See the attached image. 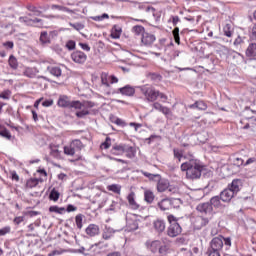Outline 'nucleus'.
<instances>
[{"instance_id":"obj_1","label":"nucleus","mask_w":256,"mask_h":256,"mask_svg":"<svg viewBox=\"0 0 256 256\" xmlns=\"http://www.w3.org/2000/svg\"><path fill=\"white\" fill-rule=\"evenodd\" d=\"M140 92L143 95L145 101L148 103H153L152 108L154 111H159V113H162V115H165V117L173 115L171 108L164 106L160 102H157V100L160 99L162 103H167V101H169L167 94L155 89V86L149 84L141 86Z\"/></svg>"},{"instance_id":"obj_2","label":"nucleus","mask_w":256,"mask_h":256,"mask_svg":"<svg viewBox=\"0 0 256 256\" xmlns=\"http://www.w3.org/2000/svg\"><path fill=\"white\" fill-rule=\"evenodd\" d=\"M184 159L186 162L181 164L180 170L186 173V179H190L191 181L201 179V175L205 171V164L195 157V154L191 151L184 154Z\"/></svg>"},{"instance_id":"obj_3","label":"nucleus","mask_w":256,"mask_h":256,"mask_svg":"<svg viewBox=\"0 0 256 256\" xmlns=\"http://www.w3.org/2000/svg\"><path fill=\"white\" fill-rule=\"evenodd\" d=\"M58 107H62L63 109H75L76 117L78 119H83V117H87L89 115V109H93L95 107V103L91 101H71L69 96L60 95L57 101Z\"/></svg>"},{"instance_id":"obj_4","label":"nucleus","mask_w":256,"mask_h":256,"mask_svg":"<svg viewBox=\"0 0 256 256\" xmlns=\"http://www.w3.org/2000/svg\"><path fill=\"white\" fill-rule=\"evenodd\" d=\"M223 246L226 247V249H229L231 247V238L230 237H223V236H217L214 237L210 241V246L207 250L208 256H219L221 255V251H223Z\"/></svg>"},{"instance_id":"obj_5","label":"nucleus","mask_w":256,"mask_h":256,"mask_svg":"<svg viewBox=\"0 0 256 256\" xmlns=\"http://www.w3.org/2000/svg\"><path fill=\"white\" fill-rule=\"evenodd\" d=\"M110 153L115 157H121L125 155L127 159H134V157L137 155V149L129 144L120 143L114 144L110 150Z\"/></svg>"},{"instance_id":"obj_6","label":"nucleus","mask_w":256,"mask_h":256,"mask_svg":"<svg viewBox=\"0 0 256 256\" xmlns=\"http://www.w3.org/2000/svg\"><path fill=\"white\" fill-rule=\"evenodd\" d=\"M197 211L202 215H207L206 217L199 216L196 218V227L197 229H201V227H205L209 224V220L211 219V213H213V207L209 202L201 203L196 207Z\"/></svg>"},{"instance_id":"obj_7","label":"nucleus","mask_w":256,"mask_h":256,"mask_svg":"<svg viewBox=\"0 0 256 256\" xmlns=\"http://www.w3.org/2000/svg\"><path fill=\"white\" fill-rule=\"evenodd\" d=\"M170 245L165 240H149L146 242V249L154 255L165 256L169 251Z\"/></svg>"},{"instance_id":"obj_8","label":"nucleus","mask_w":256,"mask_h":256,"mask_svg":"<svg viewBox=\"0 0 256 256\" xmlns=\"http://www.w3.org/2000/svg\"><path fill=\"white\" fill-rule=\"evenodd\" d=\"M168 219V223L170 224L168 229H167V235L168 237H179V235H181V233H183V228L181 227V225L179 224V219L175 216H173V214H170L167 216Z\"/></svg>"},{"instance_id":"obj_9","label":"nucleus","mask_w":256,"mask_h":256,"mask_svg":"<svg viewBox=\"0 0 256 256\" xmlns=\"http://www.w3.org/2000/svg\"><path fill=\"white\" fill-rule=\"evenodd\" d=\"M83 147V142L81 140L76 139L70 142L69 145L64 146V155H69L70 157H73L77 151H82Z\"/></svg>"},{"instance_id":"obj_10","label":"nucleus","mask_w":256,"mask_h":256,"mask_svg":"<svg viewBox=\"0 0 256 256\" xmlns=\"http://www.w3.org/2000/svg\"><path fill=\"white\" fill-rule=\"evenodd\" d=\"M180 21H181V18H179V16H171L170 19L168 20V23H172L173 27H175L172 31V35L177 45H181V37L179 36V27H177V24Z\"/></svg>"},{"instance_id":"obj_11","label":"nucleus","mask_w":256,"mask_h":256,"mask_svg":"<svg viewBox=\"0 0 256 256\" xmlns=\"http://www.w3.org/2000/svg\"><path fill=\"white\" fill-rule=\"evenodd\" d=\"M157 41V37L154 34L149 32L143 33L141 37V46L142 47H153V43Z\"/></svg>"},{"instance_id":"obj_12","label":"nucleus","mask_w":256,"mask_h":256,"mask_svg":"<svg viewBox=\"0 0 256 256\" xmlns=\"http://www.w3.org/2000/svg\"><path fill=\"white\" fill-rule=\"evenodd\" d=\"M135 92V87L127 84L123 87L118 88L115 93L123 95L124 97H134Z\"/></svg>"},{"instance_id":"obj_13","label":"nucleus","mask_w":256,"mask_h":256,"mask_svg":"<svg viewBox=\"0 0 256 256\" xmlns=\"http://www.w3.org/2000/svg\"><path fill=\"white\" fill-rule=\"evenodd\" d=\"M128 205L132 211H139L141 209V204L137 202L136 200V194L135 192H130L127 197Z\"/></svg>"},{"instance_id":"obj_14","label":"nucleus","mask_w":256,"mask_h":256,"mask_svg":"<svg viewBox=\"0 0 256 256\" xmlns=\"http://www.w3.org/2000/svg\"><path fill=\"white\" fill-rule=\"evenodd\" d=\"M71 59L78 65H83L87 61V54L83 51L76 50L71 54Z\"/></svg>"},{"instance_id":"obj_15","label":"nucleus","mask_w":256,"mask_h":256,"mask_svg":"<svg viewBox=\"0 0 256 256\" xmlns=\"http://www.w3.org/2000/svg\"><path fill=\"white\" fill-rule=\"evenodd\" d=\"M39 183H43V179L42 178H29L26 180L24 188L26 189V191H29L30 189H35L37 187H39Z\"/></svg>"},{"instance_id":"obj_16","label":"nucleus","mask_w":256,"mask_h":256,"mask_svg":"<svg viewBox=\"0 0 256 256\" xmlns=\"http://www.w3.org/2000/svg\"><path fill=\"white\" fill-rule=\"evenodd\" d=\"M245 56L250 61H255L256 59V43H250L245 51Z\"/></svg>"},{"instance_id":"obj_17","label":"nucleus","mask_w":256,"mask_h":256,"mask_svg":"<svg viewBox=\"0 0 256 256\" xmlns=\"http://www.w3.org/2000/svg\"><path fill=\"white\" fill-rule=\"evenodd\" d=\"M235 197V194L233 193L232 190H230L229 188L224 189L221 193H220V199L221 201H223L224 203H229L231 201V199H233Z\"/></svg>"},{"instance_id":"obj_18","label":"nucleus","mask_w":256,"mask_h":256,"mask_svg":"<svg viewBox=\"0 0 256 256\" xmlns=\"http://www.w3.org/2000/svg\"><path fill=\"white\" fill-rule=\"evenodd\" d=\"M158 207L161 211H169L173 207V202L169 198H164L158 202Z\"/></svg>"},{"instance_id":"obj_19","label":"nucleus","mask_w":256,"mask_h":256,"mask_svg":"<svg viewBox=\"0 0 256 256\" xmlns=\"http://www.w3.org/2000/svg\"><path fill=\"white\" fill-rule=\"evenodd\" d=\"M241 185H243V182L241 179H234L230 185H228V188L230 191H233L235 195L241 191Z\"/></svg>"},{"instance_id":"obj_20","label":"nucleus","mask_w":256,"mask_h":256,"mask_svg":"<svg viewBox=\"0 0 256 256\" xmlns=\"http://www.w3.org/2000/svg\"><path fill=\"white\" fill-rule=\"evenodd\" d=\"M85 231L86 235H89V237H95L100 233L99 226L96 224H90Z\"/></svg>"},{"instance_id":"obj_21","label":"nucleus","mask_w":256,"mask_h":256,"mask_svg":"<svg viewBox=\"0 0 256 256\" xmlns=\"http://www.w3.org/2000/svg\"><path fill=\"white\" fill-rule=\"evenodd\" d=\"M121 33H123V28L116 24L111 29L110 37L112 39H119L121 37Z\"/></svg>"},{"instance_id":"obj_22","label":"nucleus","mask_w":256,"mask_h":256,"mask_svg":"<svg viewBox=\"0 0 256 256\" xmlns=\"http://www.w3.org/2000/svg\"><path fill=\"white\" fill-rule=\"evenodd\" d=\"M50 155L54 159H61V152L59 151V145L50 144Z\"/></svg>"},{"instance_id":"obj_23","label":"nucleus","mask_w":256,"mask_h":256,"mask_svg":"<svg viewBox=\"0 0 256 256\" xmlns=\"http://www.w3.org/2000/svg\"><path fill=\"white\" fill-rule=\"evenodd\" d=\"M167 189H169V181L160 179L157 183V191L159 193H164V191H167Z\"/></svg>"},{"instance_id":"obj_24","label":"nucleus","mask_w":256,"mask_h":256,"mask_svg":"<svg viewBox=\"0 0 256 256\" xmlns=\"http://www.w3.org/2000/svg\"><path fill=\"white\" fill-rule=\"evenodd\" d=\"M114 235H115V230H113V228L105 227L102 233V239H105V241H109V239H112Z\"/></svg>"},{"instance_id":"obj_25","label":"nucleus","mask_w":256,"mask_h":256,"mask_svg":"<svg viewBox=\"0 0 256 256\" xmlns=\"http://www.w3.org/2000/svg\"><path fill=\"white\" fill-rule=\"evenodd\" d=\"M144 201L151 205L155 201V194L151 190L144 191Z\"/></svg>"},{"instance_id":"obj_26","label":"nucleus","mask_w":256,"mask_h":256,"mask_svg":"<svg viewBox=\"0 0 256 256\" xmlns=\"http://www.w3.org/2000/svg\"><path fill=\"white\" fill-rule=\"evenodd\" d=\"M23 75L25 77H28L29 79H33L36 77L37 75V69L36 68H31V67H27L25 68V70L23 71Z\"/></svg>"},{"instance_id":"obj_27","label":"nucleus","mask_w":256,"mask_h":256,"mask_svg":"<svg viewBox=\"0 0 256 256\" xmlns=\"http://www.w3.org/2000/svg\"><path fill=\"white\" fill-rule=\"evenodd\" d=\"M153 225H154V229L158 233H163V231H165V221H163V220H156V221H154Z\"/></svg>"},{"instance_id":"obj_28","label":"nucleus","mask_w":256,"mask_h":256,"mask_svg":"<svg viewBox=\"0 0 256 256\" xmlns=\"http://www.w3.org/2000/svg\"><path fill=\"white\" fill-rule=\"evenodd\" d=\"M39 40L42 45H49L51 43V38L47 31L41 32Z\"/></svg>"},{"instance_id":"obj_29","label":"nucleus","mask_w":256,"mask_h":256,"mask_svg":"<svg viewBox=\"0 0 256 256\" xmlns=\"http://www.w3.org/2000/svg\"><path fill=\"white\" fill-rule=\"evenodd\" d=\"M8 64L11 69H14V71L19 68V61H17L15 55H10L8 59Z\"/></svg>"},{"instance_id":"obj_30","label":"nucleus","mask_w":256,"mask_h":256,"mask_svg":"<svg viewBox=\"0 0 256 256\" xmlns=\"http://www.w3.org/2000/svg\"><path fill=\"white\" fill-rule=\"evenodd\" d=\"M210 205L211 207H215V209H221L222 204H221V197L219 196H214L210 199Z\"/></svg>"},{"instance_id":"obj_31","label":"nucleus","mask_w":256,"mask_h":256,"mask_svg":"<svg viewBox=\"0 0 256 256\" xmlns=\"http://www.w3.org/2000/svg\"><path fill=\"white\" fill-rule=\"evenodd\" d=\"M126 227L128 231H137V229H139V224L137 223V220H127Z\"/></svg>"},{"instance_id":"obj_32","label":"nucleus","mask_w":256,"mask_h":256,"mask_svg":"<svg viewBox=\"0 0 256 256\" xmlns=\"http://www.w3.org/2000/svg\"><path fill=\"white\" fill-rule=\"evenodd\" d=\"M59 197H61V193H59L57 189L53 188L49 194L50 201H54V203H57L59 201Z\"/></svg>"},{"instance_id":"obj_33","label":"nucleus","mask_w":256,"mask_h":256,"mask_svg":"<svg viewBox=\"0 0 256 256\" xmlns=\"http://www.w3.org/2000/svg\"><path fill=\"white\" fill-rule=\"evenodd\" d=\"M20 23H25L26 25H33V23H41V19L35 18L34 20L29 19L27 17H20Z\"/></svg>"},{"instance_id":"obj_34","label":"nucleus","mask_w":256,"mask_h":256,"mask_svg":"<svg viewBox=\"0 0 256 256\" xmlns=\"http://www.w3.org/2000/svg\"><path fill=\"white\" fill-rule=\"evenodd\" d=\"M65 211H66L65 207H59L57 205L49 207L50 213H57L58 215H63V213H65Z\"/></svg>"},{"instance_id":"obj_35","label":"nucleus","mask_w":256,"mask_h":256,"mask_svg":"<svg viewBox=\"0 0 256 256\" xmlns=\"http://www.w3.org/2000/svg\"><path fill=\"white\" fill-rule=\"evenodd\" d=\"M48 71L51 73V75H54V77H61L62 72L60 67L50 66L48 67Z\"/></svg>"},{"instance_id":"obj_36","label":"nucleus","mask_w":256,"mask_h":256,"mask_svg":"<svg viewBox=\"0 0 256 256\" xmlns=\"http://www.w3.org/2000/svg\"><path fill=\"white\" fill-rule=\"evenodd\" d=\"M108 191H112V193H116V195H121V185L112 184L107 186Z\"/></svg>"},{"instance_id":"obj_37","label":"nucleus","mask_w":256,"mask_h":256,"mask_svg":"<svg viewBox=\"0 0 256 256\" xmlns=\"http://www.w3.org/2000/svg\"><path fill=\"white\" fill-rule=\"evenodd\" d=\"M173 155L174 159L178 160V163H181L182 159H185V155L183 154V152L177 148L173 149Z\"/></svg>"},{"instance_id":"obj_38","label":"nucleus","mask_w":256,"mask_h":256,"mask_svg":"<svg viewBox=\"0 0 256 256\" xmlns=\"http://www.w3.org/2000/svg\"><path fill=\"white\" fill-rule=\"evenodd\" d=\"M223 31L226 37H233V27L231 26V24H226L223 27Z\"/></svg>"},{"instance_id":"obj_39","label":"nucleus","mask_w":256,"mask_h":256,"mask_svg":"<svg viewBox=\"0 0 256 256\" xmlns=\"http://www.w3.org/2000/svg\"><path fill=\"white\" fill-rule=\"evenodd\" d=\"M77 229H83V214H77L75 217Z\"/></svg>"},{"instance_id":"obj_40","label":"nucleus","mask_w":256,"mask_h":256,"mask_svg":"<svg viewBox=\"0 0 256 256\" xmlns=\"http://www.w3.org/2000/svg\"><path fill=\"white\" fill-rule=\"evenodd\" d=\"M133 33H135V35H142L145 32V27L141 26V25H136L132 28Z\"/></svg>"},{"instance_id":"obj_41","label":"nucleus","mask_w":256,"mask_h":256,"mask_svg":"<svg viewBox=\"0 0 256 256\" xmlns=\"http://www.w3.org/2000/svg\"><path fill=\"white\" fill-rule=\"evenodd\" d=\"M109 75L107 73L101 74V83L102 85H105V87H111V84H109Z\"/></svg>"},{"instance_id":"obj_42","label":"nucleus","mask_w":256,"mask_h":256,"mask_svg":"<svg viewBox=\"0 0 256 256\" xmlns=\"http://www.w3.org/2000/svg\"><path fill=\"white\" fill-rule=\"evenodd\" d=\"M53 9H57L58 11H63L64 13H70V14L75 13L73 10L61 5H54Z\"/></svg>"},{"instance_id":"obj_43","label":"nucleus","mask_w":256,"mask_h":256,"mask_svg":"<svg viewBox=\"0 0 256 256\" xmlns=\"http://www.w3.org/2000/svg\"><path fill=\"white\" fill-rule=\"evenodd\" d=\"M197 109L199 111H207V103L203 100L196 101Z\"/></svg>"},{"instance_id":"obj_44","label":"nucleus","mask_w":256,"mask_h":256,"mask_svg":"<svg viewBox=\"0 0 256 256\" xmlns=\"http://www.w3.org/2000/svg\"><path fill=\"white\" fill-rule=\"evenodd\" d=\"M70 27L75 29L76 31H82V29H85V24L83 23H69Z\"/></svg>"},{"instance_id":"obj_45","label":"nucleus","mask_w":256,"mask_h":256,"mask_svg":"<svg viewBox=\"0 0 256 256\" xmlns=\"http://www.w3.org/2000/svg\"><path fill=\"white\" fill-rule=\"evenodd\" d=\"M111 147V137H106L105 141L101 143L100 149H109Z\"/></svg>"},{"instance_id":"obj_46","label":"nucleus","mask_w":256,"mask_h":256,"mask_svg":"<svg viewBox=\"0 0 256 256\" xmlns=\"http://www.w3.org/2000/svg\"><path fill=\"white\" fill-rule=\"evenodd\" d=\"M0 99L9 100L11 99V90H4L0 93Z\"/></svg>"},{"instance_id":"obj_47","label":"nucleus","mask_w":256,"mask_h":256,"mask_svg":"<svg viewBox=\"0 0 256 256\" xmlns=\"http://www.w3.org/2000/svg\"><path fill=\"white\" fill-rule=\"evenodd\" d=\"M0 137H4L5 139H8V141H11V132H9L7 128H4L3 131L0 132Z\"/></svg>"},{"instance_id":"obj_48","label":"nucleus","mask_w":256,"mask_h":256,"mask_svg":"<svg viewBox=\"0 0 256 256\" xmlns=\"http://www.w3.org/2000/svg\"><path fill=\"white\" fill-rule=\"evenodd\" d=\"M9 175H10V179L12 180V181H15L16 183H19V174H17V172L15 171V170H11L10 172H9Z\"/></svg>"},{"instance_id":"obj_49","label":"nucleus","mask_w":256,"mask_h":256,"mask_svg":"<svg viewBox=\"0 0 256 256\" xmlns=\"http://www.w3.org/2000/svg\"><path fill=\"white\" fill-rule=\"evenodd\" d=\"M249 127V119L243 118L242 120H240V129H249Z\"/></svg>"},{"instance_id":"obj_50","label":"nucleus","mask_w":256,"mask_h":256,"mask_svg":"<svg viewBox=\"0 0 256 256\" xmlns=\"http://www.w3.org/2000/svg\"><path fill=\"white\" fill-rule=\"evenodd\" d=\"M92 21H103L104 19H109V14H102L101 16H93L91 17Z\"/></svg>"},{"instance_id":"obj_51","label":"nucleus","mask_w":256,"mask_h":256,"mask_svg":"<svg viewBox=\"0 0 256 256\" xmlns=\"http://www.w3.org/2000/svg\"><path fill=\"white\" fill-rule=\"evenodd\" d=\"M9 233H11V226H5L4 228L0 229V237H3Z\"/></svg>"},{"instance_id":"obj_52","label":"nucleus","mask_w":256,"mask_h":256,"mask_svg":"<svg viewBox=\"0 0 256 256\" xmlns=\"http://www.w3.org/2000/svg\"><path fill=\"white\" fill-rule=\"evenodd\" d=\"M234 165H236V167H243L245 166V160H243L242 158H235Z\"/></svg>"},{"instance_id":"obj_53","label":"nucleus","mask_w":256,"mask_h":256,"mask_svg":"<svg viewBox=\"0 0 256 256\" xmlns=\"http://www.w3.org/2000/svg\"><path fill=\"white\" fill-rule=\"evenodd\" d=\"M129 126L134 127V131L137 133V131H139V129H141V127H143V124L137 123V122H130Z\"/></svg>"},{"instance_id":"obj_54","label":"nucleus","mask_w":256,"mask_h":256,"mask_svg":"<svg viewBox=\"0 0 256 256\" xmlns=\"http://www.w3.org/2000/svg\"><path fill=\"white\" fill-rule=\"evenodd\" d=\"M63 253H65V250L60 248L58 250H53L48 254V256H59V255H63Z\"/></svg>"},{"instance_id":"obj_55","label":"nucleus","mask_w":256,"mask_h":256,"mask_svg":"<svg viewBox=\"0 0 256 256\" xmlns=\"http://www.w3.org/2000/svg\"><path fill=\"white\" fill-rule=\"evenodd\" d=\"M187 242H188V240L184 236L178 237L176 239L177 245H187Z\"/></svg>"},{"instance_id":"obj_56","label":"nucleus","mask_w":256,"mask_h":256,"mask_svg":"<svg viewBox=\"0 0 256 256\" xmlns=\"http://www.w3.org/2000/svg\"><path fill=\"white\" fill-rule=\"evenodd\" d=\"M151 79H153V81H162L163 80V76H161V74L159 73H152L150 74Z\"/></svg>"},{"instance_id":"obj_57","label":"nucleus","mask_w":256,"mask_h":256,"mask_svg":"<svg viewBox=\"0 0 256 256\" xmlns=\"http://www.w3.org/2000/svg\"><path fill=\"white\" fill-rule=\"evenodd\" d=\"M23 221H25L24 216H17L14 218L13 223H14V225H21V223H23Z\"/></svg>"},{"instance_id":"obj_58","label":"nucleus","mask_w":256,"mask_h":256,"mask_svg":"<svg viewBox=\"0 0 256 256\" xmlns=\"http://www.w3.org/2000/svg\"><path fill=\"white\" fill-rule=\"evenodd\" d=\"M66 47L69 51H73V49H75L76 47V44H75V41L73 40H69L67 43H66Z\"/></svg>"},{"instance_id":"obj_59","label":"nucleus","mask_w":256,"mask_h":256,"mask_svg":"<svg viewBox=\"0 0 256 256\" xmlns=\"http://www.w3.org/2000/svg\"><path fill=\"white\" fill-rule=\"evenodd\" d=\"M114 123H115V125H119L120 127H126L127 126V123L121 118H116Z\"/></svg>"},{"instance_id":"obj_60","label":"nucleus","mask_w":256,"mask_h":256,"mask_svg":"<svg viewBox=\"0 0 256 256\" xmlns=\"http://www.w3.org/2000/svg\"><path fill=\"white\" fill-rule=\"evenodd\" d=\"M141 173H142V175H144V177H147L151 181H153V179H155V177H158V175H154V174H151V173L146 172V171H141Z\"/></svg>"},{"instance_id":"obj_61","label":"nucleus","mask_w":256,"mask_h":256,"mask_svg":"<svg viewBox=\"0 0 256 256\" xmlns=\"http://www.w3.org/2000/svg\"><path fill=\"white\" fill-rule=\"evenodd\" d=\"M3 47H5V49H13V47H15V44L13 43V41H7L3 43Z\"/></svg>"},{"instance_id":"obj_62","label":"nucleus","mask_w":256,"mask_h":256,"mask_svg":"<svg viewBox=\"0 0 256 256\" xmlns=\"http://www.w3.org/2000/svg\"><path fill=\"white\" fill-rule=\"evenodd\" d=\"M79 46L81 47V49H83V51H91V46L87 43H79Z\"/></svg>"},{"instance_id":"obj_63","label":"nucleus","mask_w":256,"mask_h":256,"mask_svg":"<svg viewBox=\"0 0 256 256\" xmlns=\"http://www.w3.org/2000/svg\"><path fill=\"white\" fill-rule=\"evenodd\" d=\"M65 211H67V213H73V211H77V206H74L73 204H69L65 209Z\"/></svg>"},{"instance_id":"obj_64","label":"nucleus","mask_w":256,"mask_h":256,"mask_svg":"<svg viewBox=\"0 0 256 256\" xmlns=\"http://www.w3.org/2000/svg\"><path fill=\"white\" fill-rule=\"evenodd\" d=\"M53 105V99L45 100L42 102L43 107H51Z\"/></svg>"}]
</instances>
